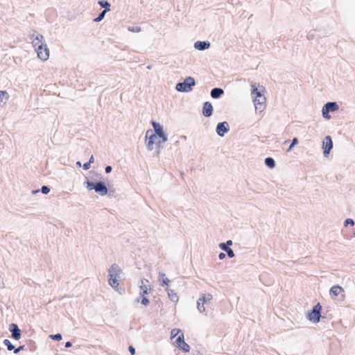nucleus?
<instances>
[{"label":"nucleus","mask_w":355,"mask_h":355,"mask_svg":"<svg viewBox=\"0 0 355 355\" xmlns=\"http://www.w3.org/2000/svg\"><path fill=\"white\" fill-rule=\"evenodd\" d=\"M252 96L256 110L261 111L266 106V97L263 95V89H259L255 85H252Z\"/></svg>","instance_id":"1"},{"label":"nucleus","mask_w":355,"mask_h":355,"mask_svg":"<svg viewBox=\"0 0 355 355\" xmlns=\"http://www.w3.org/2000/svg\"><path fill=\"white\" fill-rule=\"evenodd\" d=\"M121 272V270L116 264L112 265L109 270V284L116 290L119 289L118 278Z\"/></svg>","instance_id":"2"},{"label":"nucleus","mask_w":355,"mask_h":355,"mask_svg":"<svg viewBox=\"0 0 355 355\" xmlns=\"http://www.w3.org/2000/svg\"><path fill=\"white\" fill-rule=\"evenodd\" d=\"M146 146L149 150L153 149V146L157 145L159 147L160 144L164 143L166 141H161L162 138H159V135H153V132L151 130H148L146 132Z\"/></svg>","instance_id":"3"},{"label":"nucleus","mask_w":355,"mask_h":355,"mask_svg":"<svg viewBox=\"0 0 355 355\" xmlns=\"http://www.w3.org/2000/svg\"><path fill=\"white\" fill-rule=\"evenodd\" d=\"M194 85V79L191 77H188L183 83H180L176 85V89L179 92H187L192 89V87Z\"/></svg>","instance_id":"4"},{"label":"nucleus","mask_w":355,"mask_h":355,"mask_svg":"<svg viewBox=\"0 0 355 355\" xmlns=\"http://www.w3.org/2000/svg\"><path fill=\"white\" fill-rule=\"evenodd\" d=\"M322 309V306L319 303H318L313 309L312 311L309 313L308 318L309 320L313 322H318L320 320V311Z\"/></svg>","instance_id":"5"},{"label":"nucleus","mask_w":355,"mask_h":355,"mask_svg":"<svg viewBox=\"0 0 355 355\" xmlns=\"http://www.w3.org/2000/svg\"><path fill=\"white\" fill-rule=\"evenodd\" d=\"M338 109V105L335 102H329L324 105L322 107V115L326 119H329L330 116L328 114L329 112H334Z\"/></svg>","instance_id":"6"},{"label":"nucleus","mask_w":355,"mask_h":355,"mask_svg":"<svg viewBox=\"0 0 355 355\" xmlns=\"http://www.w3.org/2000/svg\"><path fill=\"white\" fill-rule=\"evenodd\" d=\"M36 51L38 58H40L42 60L45 61L48 60L49 57V50L46 44L36 48Z\"/></svg>","instance_id":"7"},{"label":"nucleus","mask_w":355,"mask_h":355,"mask_svg":"<svg viewBox=\"0 0 355 355\" xmlns=\"http://www.w3.org/2000/svg\"><path fill=\"white\" fill-rule=\"evenodd\" d=\"M177 347L182 350L183 352H188L190 350L189 345L184 342V335L183 334H180V335L177 338L176 340Z\"/></svg>","instance_id":"8"},{"label":"nucleus","mask_w":355,"mask_h":355,"mask_svg":"<svg viewBox=\"0 0 355 355\" xmlns=\"http://www.w3.org/2000/svg\"><path fill=\"white\" fill-rule=\"evenodd\" d=\"M333 147V142L330 136L325 137L323 143L322 148L324 149V155L327 156Z\"/></svg>","instance_id":"9"},{"label":"nucleus","mask_w":355,"mask_h":355,"mask_svg":"<svg viewBox=\"0 0 355 355\" xmlns=\"http://www.w3.org/2000/svg\"><path fill=\"white\" fill-rule=\"evenodd\" d=\"M152 125L155 130V132H153V135H159V138L162 139H161V141H166L167 137L163 131L162 127L159 123L155 121L152 122Z\"/></svg>","instance_id":"10"},{"label":"nucleus","mask_w":355,"mask_h":355,"mask_svg":"<svg viewBox=\"0 0 355 355\" xmlns=\"http://www.w3.org/2000/svg\"><path fill=\"white\" fill-rule=\"evenodd\" d=\"M229 130V125L227 122L219 123L216 128L217 133L220 136H223Z\"/></svg>","instance_id":"11"},{"label":"nucleus","mask_w":355,"mask_h":355,"mask_svg":"<svg viewBox=\"0 0 355 355\" xmlns=\"http://www.w3.org/2000/svg\"><path fill=\"white\" fill-rule=\"evenodd\" d=\"M10 330L12 332V337L15 340H19L21 337V331L16 324H11Z\"/></svg>","instance_id":"12"},{"label":"nucleus","mask_w":355,"mask_h":355,"mask_svg":"<svg viewBox=\"0 0 355 355\" xmlns=\"http://www.w3.org/2000/svg\"><path fill=\"white\" fill-rule=\"evenodd\" d=\"M95 191L101 196H105L107 193V189L103 182H98L95 184Z\"/></svg>","instance_id":"13"},{"label":"nucleus","mask_w":355,"mask_h":355,"mask_svg":"<svg viewBox=\"0 0 355 355\" xmlns=\"http://www.w3.org/2000/svg\"><path fill=\"white\" fill-rule=\"evenodd\" d=\"M213 107L209 102H205L203 105L202 114L205 116L208 117L212 114Z\"/></svg>","instance_id":"14"},{"label":"nucleus","mask_w":355,"mask_h":355,"mask_svg":"<svg viewBox=\"0 0 355 355\" xmlns=\"http://www.w3.org/2000/svg\"><path fill=\"white\" fill-rule=\"evenodd\" d=\"M342 292H343V288L340 286H334L330 289V295L333 297H337Z\"/></svg>","instance_id":"15"},{"label":"nucleus","mask_w":355,"mask_h":355,"mask_svg":"<svg viewBox=\"0 0 355 355\" xmlns=\"http://www.w3.org/2000/svg\"><path fill=\"white\" fill-rule=\"evenodd\" d=\"M43 36L41 35H38L36 36V37L33 40V44L35 48H37L38 46L44 45L43 44Z\"/></svg>","instance_id":"16"},{"label":"nucleus","mask_w":355,"mask_h":355,"mask_svg":"<svg viewBox=\"0 0 355 355\" xmlns=\"http://www.w3.org/2000/svg\"><path fill=\"white\" fill-rule=\"evenodd\" d=\"M148 280H142L141 285L140 286L141 291V295H145L148 293Z\"/></svg>","instance_id":"17"},{"label":"nucleus","mask_w":355,"mask_h":355,"mask_svg":"<svg viewBox=\"0 0 355 355\" xmlns=\"http://www.w3.org/2000/svg\"><path fill=\"white\" fill-rule=\"evenodd\" d=\"M209 46V43L205 42H196L195 43V47L198 50H205Z\"/></svg>","instance_id":"18"},{"label":"nucleus","mask_w":355,"mask_h":355,"mask_svg":"<svg viewBox=\"0 0 355 355\" xmlns=\"http://www.w3.org/2000/svg\"><path fill=\"white\" fill-rule=\"evenodd\" d=\"M223 94V90L220 88H214L211 92V96L214 98H217Z\"/></svg>","instance_id":"19"},{"label":"nucleus","mask_w":355,"mask_h":355,"mask_svg":"<svg viewBox=\"0 0 355 355\" xmlns=\"http://www.w3.org/2000/svg\"><path fill=\"white\" fill-rule=\"evenodd\" d=\"M265 164L270 168H272L275 166V161L271 157H268L265 159Z\"/></svg>","instance_id":"20"},{"label":"nucleus","mask_w":355,"mask_h":355,"mask_svg":"<svg viewBox=\"0 0 355 355\" xmlns=\"http://www.w3.org/2000/svg\"><path fill=\"white\" fill-rule=\"evenodd\" d=\"M212 298V295L211 294H205L203 295V296L202 297V298H200L199 300L200 302H202L203 303H205L207 302H209Z\"/></svg>","instance_id":"21"},{"label":"nucleus","mask_w":355,"mask_h":355,"mask_svg":"<svg viewBox=\"0 0 355 355\" xmlns=\"http://www.w3.org/2000/svg\"><path fill=\"white\" fill-rule=\"evenodd\" d=\"M160 279L162 280V286H168L169 283V279L165 277V275L164 273H161L160 275Z\"/></svg>","instance_id":"22"},{"label":"nucleus","mask_w":355,"mask_h":355,"mask_svg":"<svg viewBox=\"0 0 355 355\" xmlns=\"http://www.w3.org/2000/svg\"><path fill=\"white\" fill-rule=\"evenodd\" d=\"M110 10V8H107V9H105L99 15L98 17H96L95 19H94V21H101L103 18H104V16H105V14L106 13V12L109 11Z\"/></svg>","instance_id":"23"},{"label":"nucleus","mask_w":355,"mask_h":355,"mask_svg":"<svg viewBox=\"0 0 355 355\" xmlns=\"http://www.w3.org/2000/svg\"><path fill=\"white\" fill-rule=\"evenodd\" d=\"M3 343L7 347L9 351H11L15 349V347L12 345L9 340H4Z\"/></svg>","instance_id":"24"},{"label":"nucleus","mask_w":355,"mask_h":355,"mask_svg":"<svg viewBox=\"0 0 355 355\" xmlns=\"http://www.w3.org/2000/svg\"><path fill=\"white\" fill-rule=\"evenodd\" d=\"M98 3L102 7L105 8V9H107V8H110V4L107 1H99Z\"/></svg>","instance_id":"25"},{"label":"nucleus","mask_w":355,"mask_h":355,"mask_svg":"<svg viewBox=\"0 0 355 355\" xmlns=\"http://www.w3.org/2000/svg\"><path fill=\"white\" fill-rule=\"evenodd\" d=\"M204 304H205V303H203L202 302H200V301H198V310H199L200 312H203V311H205V306H204Z\"/></svg>","instance_id":"26"},{"label":"nucleus","mask_w":355,"mask_h":355,"mask_svg":"<svg viewBox=\"0 0 355 355\" xmlns=\"http://www.w3.org/2000/svg\"><path fill=\"white\" fill-rule=\"evenodd\" d=\"M50 338L53 340H60L62 339V336L60 334H55V335H51Z\"/></svg>","instance_id":"27"},{"label":"nucleus","mask_w":355,"mask_h":355,"mask_svg":"<svg viewBox=\"0 0 355 355\" xmlns=\"http://www.w3.org/2000/svg\"><path fill=\"white\" fill-rule=\"evenodd\" d=\"M180 333V330L178 329H173L171 331V338H175L178 334Z\"/></svg>","instance_id":"28"},{"label":"nucleus","mask_w":355,"mask_h":355,"mask_svg":"<svg viewBox=\"0 0 355 355\" xmlns=\"http://www.w3.org/2000/svg\"><path fill=\"white\" fill-rule=\"evenodd\" d=\"M86 184H87V187L88 189H89V190L94 189L95 190V184H94V183L90 182L89 181L87 182Z\"/></svg>","instance_id":"29"},{"label":"nucleus","mask_w":355,"mask_h":355,"mask_svg":"<svg viewBox=\"0 0 355 355\" xmlns=\"http://www.w3.org/2000/svg\"><path fill=\"white\" fill-rule=\"evenodd\" d=\"M297 143H298V140H297V138H294V139H293L292 143H291V146H289V148H288V151H290V150L293 148V147L295 145H296Z\"/></svg>","instance_id":"30"},{"label":"nucleus","mask_w":355,"mask_h":355,"mask_svg":"<svg viewBox=\"0 0 355 355\" xmlns=\"http://www.w3.org/2000/svg\"><path fill=\"white\" fill-rule=\"evenodd\" d=\"M226 252L227 253V255H228L229 257L232 258V257H234V253L233 250L231 248H229L226 251Z\"/></svg>","instance_id":"31"},{"label":"nucleus","mask_w":355,"mask_h":355,"mask_svg":"<svg viewBox=\"0 0 355 355\" xmlns=\"http://www.w3.org/2000/svg\"><path fill=\"white\" fill-rule=\"evenodd\" d=\"M49 191H50V189H49V188L48 187H46V186H43V187H42V192L43 193L47 194Z\"/></svg>","instance_id":"32"},{"label":"nucleus","mask_w":355,"mask_h":355,"mask_svg":"<svg viewBox=\"0 0 355 355\" xmlns=\"http://www.w3.org/2000/svg\"><path fill=\"white\" fill-rule=\"evenodd\" d=\"M219 247H220V249H222L223 250H224V251H225V252H226V251L230 248L229 247H227V246L226 245V244H225V243H220V244L219 245Z\"/></svg>","instance_id":"33"},{"label":"nucleus","mask_w":355,"mask_h":355,"mask_svg":"<svg viewBox=\"0 0 355 355\" xmlns=\"http://www.w3.org/2000/svg\"><path fill=\"white\" fill-rule=\"evenodd\" d=\"M148 303L149 300L146 297H144L143 299L141 300V304L146 306L148 304Z\"/></svg>","instance_id":"34"},{"label":"nucleus","mask_w":355,"mask_h":355,"mask_svg":"<svg viewBox=\"0 0 355 355\" xmlns=\"http://www.w3.org/2000/svg\"><path fill=\"white\" fill-rule=\"evenodd\" d=\"M348 224L351 225H354V222L352 219H347L345 220V225H347Z\"/></svg>","instance_id":"35"},{"label":"nucleus","mask_w":355,"mask_h":355,"mask_svg":"<svg viewBox=\"0 0 355 355\" xmlns=\"http://www.w3.org/2000/svg\"><path fill=\"white\" fill-rule=\"evenodd\" d=\"M8 96V94L5 91H0V100H1L4 96Z\"/></svg>","instance_id":"36"},{"label":"nucleus","mask_w":355,"mask_h":355,"mask_svg":"<svg viewBox=\"0 0 355 355\" xmlns=\"http://www.w3.org/2000/svg\"><path fill=\"white\" fill-rule=\"evenodd\" d=\"M128 349L132 355H134L135 354V349L132 346H130Z\"/></svg>","instance_id":"37"},{"label":"nucleus","mask_w":355,"mask_h":355,"mask_svg":"<svg viewBox=\"0 0 355 355\" xmlns=\"http://www.w3.org/2000/svg\"><path fill=\"white\" fill-rule=\"evenodd\" d=\"M91 164L89 162H87L83 164V168L87 170L90 168Z\"/></svg>","instance_id":"38"},{"label":"nucleus","mask_w":355,"mask_h":355,"mask_svg":"<svg viewBox=\"0 0 355 355\" xmlns=\"http://www.w3.org/2000/svg\"><path fill=\"white\" fill-rule=\"evenodd\" d=\"M220 259H223L225 257V254L223 252H220L218 255Z\"/></svg>","instance_id":"39"},{"label":"nucleus","mask_w":355,"mask_h":355,"mask_svg":"<svg viewBox=\"0 0 355 355\" xmlns=\"http://www.w3.org/2000/svg\"><path fill=\"white\" fill-rule=\"evenodd\" d=\"M111 171H112V167H111L110 166H107L105 168V172H106V173H110Z\"/></svg>","instance_id":"40"},{"label":"nucleus","mask_w":355,"mask_h":355,"mask_svg":"<svg viewBox=\"0 0 355 355\" xmlns=\"http://www.w3.org/2000/svg\"><path fill=\"white\" fill-rule=\"evenodd\" d=\"M72 344L71 342L68 341L65 343V347H71Z\"/></svg>","instance_id":"41"},{"label":"nucleus","mask_w":355,"mask_h":355,"mask_svg":"<svg viewBox=\"0 0 355 355\" xmlns=\"http://www.w3.org/2000/svg\"><path fill=\"white\" fill-rule=\"evenodd\" d=\"M171 300H178V296L176 295V294L171 295Z\"/></svg>","instance_id":"42"},{"label":"nucleus","mask_w":355,"mask_h":355,"mask_svg":"<svg viewBox=\"0 0 355 355\" xmlns=\"http://www.w3.org/2000/svg\"><path fill=\"white\" fill-rule=\"evenodd\" d=\"M90 164L94 162V157L93 155L91 156L89 161L88 162Z\"/></svg>","instance_id":"43"},{"label":"nucleus","mask_w":355,"mask_h":355,"mask_svg":"<svg viewBox=\"0 0 355 355\" xmlns=\"http://www.w3.org/2000/svg\"><path fill=\"white\" fill-rule=\"evenodd\" d=\"M226 245H231L232 244V241L231 240H229L227 241V243H225Z\"/></svg>","instance_id":"44"},{"label":"nucleus","mask_w":355,"mask_h":355,"mask_svg":"<svg viewBox=\"0 0 355 355\" xmlns=\"http://www.w3.org/2000/svg\"><path fill=\"white\" fill-rule=\"evenodd\" d=\"M19 351H20V350H19V347H18V348H17V349H15L14 350V352H15V353H18Z\"/></svg>","instance_id":"45"},{"label":"nucleus","mask_w":355,"mask_h":355,"mask_svg":"<svg viewBox=\"0 0 355 355\" xmlns=\"http://www.w3.org/2000/svg\"><path fill=\"white\" fill-rule=\"evenodd\" d=\"M19 350H22L24 349V346L22 345V346L19 347Z\"/></svg>","instance_id":"46"}]
</instances>
